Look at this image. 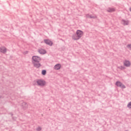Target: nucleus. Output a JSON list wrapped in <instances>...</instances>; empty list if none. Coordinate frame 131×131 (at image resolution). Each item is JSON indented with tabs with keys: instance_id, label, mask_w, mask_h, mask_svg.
Returning a JSON list of instances; mask_svg holds the SVG:
<instances>
[{
	"instance_id": "f257e3e1",
	"label": "nucleus",
	"mask_w": 131,
	"mask_h": 131,
	"mask_svg": "<svg viewBox=\"0 0 131 131\" xmlns=\"http://www.w3.org/2000/svg\"><path fill=\"white\" fill-rule=\"evenodd\" d=\"M32 63L34 66V67H36V68H39V67H40L41 65L40 64L39 62L41 60V58L40 57L38 56H34L32 58Z\"/></svg>"
},
{
	"instance_id": "f03ea898",
	"label": "nucleus",
	"mask_w": 131,
	"mask_h": 131,
	"mask_svg": "<svg viewBox=\"0 0 131 131\" xmlns=\"http://www.w3.org/2000/svg\"><path fill=\"white\" fill-rule=\"evenodd\" d=\"M83 35V32L81 30H78L76 32V34L72 36L74 40H78Z\"/></svg>"
},
{
	"instance_id": "7ed1b4c3",
	"label": "nucleus",
	"mask_w": 131,
	"mask_h": 131,
	"mask_svg": "<svg viewBox=\"0 0 131 131\" xmlns=\"http://www.w3.org/2000/svg\"><path fill=\"white\" fill-rule=\"evenodd\" d=\"M36 82L38 85H40L41 86H43L46 84V81L43 80H37Z\"/></svg>"
},
{
	"instance_id": "20e7f679",
	"label": "nucleus",
	"mask_w": 131,
	"mask_h": 131,
	"mask_svg": "<svg viewBox=\"0 0 131 131\" xmlns=\"http://www.w3.org/2000/svg\"><path fill=\"white\" fill-rule=\"evenodd\" d=\"M116 85H117V86H119L120 88H121V89H125V86L123 84H122V83L119 81L116 82Z\"/></svg>"
},
{
	"instance_id": "39448f33",
	"label": "nucleus",
	"mask_w": 131,
	"mask_h": 131,
	"mask_svg": "<svg viewBox=\"0 0 131 131\" xmlns=\"http://www.w3.org/2000/svg\"><path fill=\"white\" fill-rule=\"evenodd\" d=\"M0 53L6 54L7 53V48L4 46L0 47Z\"/></svg>"
},
{
	"instance_id": "423d86ee",
	"label": "nucleus",
	"mask_w": 131,
	"mask_h": 131,
	"mask_svg": "<svg viewBox=\"0 0 131 131\" xmlns=\"http://www.w3.org/2000/svg\"><path fill=\"white\" fill-rule=\"evenodd\" d=\"M38 53H39V54H41V55H44V54H47V51L42 49H38Z\"/></svg>"
},
{
	"instance_id": "0eeeda50",
	"label": "nucleus",
	"mask_w": 131,
	"mask_h": 131,
	"mask_svg": "<svg viewBox=\"0 0 131 131\" xmlns=\"http://www.w3.org/2000/svg\"><path fill=\"white\" fill-rule=\"evenodd\" d=\"M44 41L46 45H48V46H52L53 45V42L49 39H45Z\"/></svg>"
},
{
	"instance_id": "6e6552de",
	"label": "nucleus",
	"mask_w": 131,
	"mask_h": 131,
	"mask_svg": "<svg viewBox=\"0 0 131 131\" xmlns=\"http://www.w3.org/2000/svg\"><path fill=\"white\" fill-rule=\"evenodd\" d=\"M123 64L126 67H129L130 66V62L128 60H125Z\"/></svg>"
},
{
	"instance_id": "1a4fd4ad",
	"label": "nucleus",
	"mask_w": 131,
	"mask_h": 131,
	"mask_svg": "<svg viewBox=\"0 0 131 131\" xmlns=\"http://www.w3.org/2000/svg\"><path fill=\"white\" fill-rule=\"evenodd\" d=\"M86 17L87 18H91V19H96V18H97V16H96V15H90V14H87L86 15Z\"/></svg>"
},
{
	"instance_id": "9d476101",
	"label": "nucleus",
	"mask_w": 131,
	"mask_h": 131,
	"mask_svg": "<svg viewBox=\"0 0 131 131\" xmlns=\"http://www.w3.org/2000/svg\"><path fill=\"white\" fill-rule=\"evenodd\" d=\"M121 23L123 25H128L129 22L128 20H122Z\"/></svg>"
},
{
	"instance_id": "9b49d317",
	"label": "nucleus",
	"mask_w": 131,
	"mask_h": 131,
	"mask_svg": "<svg viewBox=\"0 0 131 131\" xmlns=\"http://www.w3.org/2000/svg\"><path fill=\"white\" fill-rule=\"evenodd\" d=\"M60 68H61V64H56L54 67V69L55 70H59V69H60Z\"/></svg>"
},
{
	"instance_id": "f8f14e48",
	"label": "nucleus",
	"mask_w": 131,
	"mask_h": 131,
	"mask_svg": "<svg viewBox=\"0 0 131 131\" xmlns=\"http://www.w3.org/2000/svg\"><path fill=\"white\" fill-rule=\"evenodd\" d=\"M107 11L109 13H111L112 12H115V9L113 8H108L107 9Z\"/></svg>"
},
{
	"instance_id": "ddd939ff",
	"label": "nucleus",
	"mask_w": 131,
	"mask_h": 131,
	"mask_svg": "<svg viewBox=\"0 0 131 131\" xmlns=\"http://www.w3.org/2000/svg\"><path fill=\"white\" fill-rule=\"evenodd\" d=\"M22 107L25 108V109H26L27 108H28V104L26 102H23L22 103Z\"/></svg>"
},
{
	"instance_id": "4468645a",
	"label": "nucleus",
	"mask_w": 131,
	"mask_h": 131,
	"mask_svg": "<svg viewBox=\"0 0 131 131\" xmlns=\"http://www.w3.org/2000/svg\"><path fill=\"white\" fill-rule=\"evenodd\" d=\"M41 73L42 75H46V74H47V71L42 70Z\"/></svg>"
},
{
	"instance_id": "2eb2a0df",
	"label": "nucleus",
	"mask_w": 131,
	"mask_h": 131,
	"mask_svg": "<svg viewBox=\"0 0 131 131\" xmlns=\"http://www.w3.org/2000/svg\"><path fill=\"white\" fill-rule=\"evenodd\" d=\"M127 49H129V50H131V44H129L127 45Z\"/></svg>"
},
{
	"instance_id": "dca6fc26",
	"label": "nucleus",
	"mask_w": 131,
	"mask_h": 131,
	"mask_svg": "<svg viewBox=\"0 0 131 131\" xmlns=\"http://www.w3.org/2000/svg\"><path fill=\"white\" fill-rule=\"evenodd\" d=\"M127 107L128 108H131V102L128 104Z\"/></svg>"
},
{
	"instance_id": "f3484780",
	"label": "nucleus",
	"mask_w": 131,
	"mask_h": 131,
	"mask_svg": "<svg viewBox=\"0 0 131 131\" xmlns=\"http://www.w3.org/2000/svg\"><path fill=\"white\" fill-rule=\"evenodd\" d=\"M36 130H38V131L41 130V127H38L36 128Z\"/></svg>"
},
{
	"instance_id": "a211bd4d",
	"label": "nucleus",
	"mask_w": 131,
	"mask_h": 131,
	"mask_svg": "<svg viewBox=\"0 0 131 131\" xmlns=\"http://www.w3.org/2000/svg\"><path fill=\"white\" fill-rule=\"evenodd\" d=\"M120 69L123 70L124 69V67L121 66L119 67Z\"/></svg>"
}]
</instances>
